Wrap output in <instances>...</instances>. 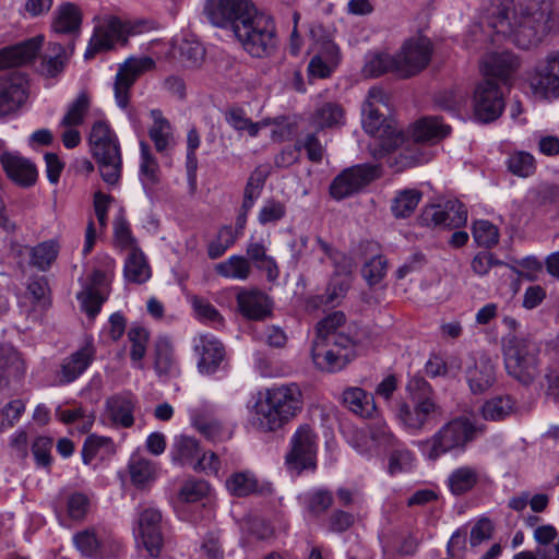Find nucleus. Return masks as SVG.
Returning a JSON list of instances; mask_svg holds the SVG:
<instances>
[{
	"label": "nucleus",
	"instance_id": "2",
	"mask_svg": "<svg viewBox=\"0 0 559 559\" xmlns=\"http://www.w3.org/2000/svg\"><path fill=\"white\" fill-rule=\"evenodd\" d=\"M248 424L262 433L275 432L304 409V393L295 383L274 384L258 391L248 403Z\"/></svg>",
	"mask_w": 559,
	"mask_h": 559
},
{
	"label": "nucleus",
	"instance_id": "47",
	"mask_svg": "<svg viewBox=\"0 0 559 559\" xmlns=\"http://www.w3.org/2000/svg\"><path fill=\"white\" fill-rule=\"evenodd\" d=\"M514 411V401L511 396H496L486 401L481 407V415L486 420H502Z\"/></svg>",
	"mask_w": 559,
	"mask_h": 559
},
{
	"label": "nucleus",
	"instance_id": "61",
	"mask_svg": "<svg viewBox=\"0 0 559 559\" xmlns=\"http://www.w3.org/2000/svg\"><path fill=\"white\" fill-rule=\"evenodd\" d=\"M210 485L203 479H188L182 485L179 496L186 502H198L210 493Z\"/></svg>",
	"mask_w": 559,
	"mask_h": 559
},
{
	"label": "nucleus",
	"instance_id": "3",
	"mask_svg": "<svg viewBox=\"0 0 559 559\" xmlns=\"http://www.w3.org/2000/svg\"><path fill=\"white\" fill-rule=\"evenodd\" d=\"M408 402H403L396 411L399 424L409 433L418 435L427 426L437 423L443 415L435 390L421 377H413L406 385Z\"/></svg>",
	"mask_w": 559,
	"mask_h": 559
},
{
	"label": "nucleus",
	"instance_id": "16",
	"mask_svg": "<svg viewBox=\"0 0 559 559\" xmlns=\"http://www.w3.org/2000/svg\"><path fill=\"white\" fill-rule=\"evenodd\" d=\"M474 115L481 122L499 118L504 109V98L500 86L492 80L480 82L474 92Z\"/></svg>",
	"mask_w": 559,
	"mask_h": 559
},
{
	"label": "nucleus",
	"instance_id": "40",
	"mask_svg": "<svg viewBox=\"0 0 559 559\" xmlns=\"http://www.w3.org/2000/svg\"><path fill=\"white\" fill-rule=\"evenodd\" d=\"M478 478L479 473L475 466L464 465L451 472L448 486L453 495L460 496L473 489Z\"/></svg>",
	"mask_w": 559,
	"mask_h": 559
},
{
	"label": "nucleus",
	"instance_id": "22",
	"mask_svg": "<svg viewBox=\"0 0 559 559\" xmlns=\"http://www.w3.org/2000/svg\"><path fill=\"white\" fill-rule=\"evenodd\" d=\"M421 221L427 225L460 228L467 222V211L459 200H449L443 204L426 206Z\"/></svg>",
	"mask_w": 559,
	"mask_h": 559
},
{
	"label": "nucleus",
	"instance_id": "52",
	"mask_svg": "<svg viewBox=\"0 0 559 559\" xmlns=\"http://www.w3.org/2000/svg\"><path fill=\"white\" fill-rule=\"evenodd\" d=\"M506 164L510 173L523 178L532 176L536 169L534 156L523 151L510 154Z\"/></svg>",
	"mask_w": 559,
	"mask_h": 559
},
{
	"label": "nucleus",
	"instance_id": "56",
	"mask_svg": "<svg viewBox=\"0 0 559 559\" xmlns=\"http://www.w3.org/2000/svg\"><path fill=\"white\" fill-rule=\"evenodd\" d=\"M473 237L480 247L489 249L498 243L499 230L489 221L480 219L473 225Z\"/></svg>",
	"mask_w": 559,
	"mask_h": 559
},
{
	"label": "nucleus",
	"instance_id": "29",
	"mask_svg": "<svg viewBox=\"0 0 559 559\" xmlns=\"http://www.w3.org/2000/svg\"><path fill=\"white\" fill-rule=\"evenodd\" d=\"M154 370L159 378L176 377L180 373L174 345L167 336H159L154 343Z\"/></svg>",
	"mask_w": 559,
	"mask_h": 559
},
{
	"label": "nucleus",
	"instance_id": "55",
	"mask_svg": "<svg viewBox=\"0 0 559 559\" xmlns=\"http://www.w3.org/2000/svg\"><path fill=\"white\" fill-rule=\"evenodd\" d=\"M179 57L188 66H197L204 58V48L198 40L181 38L175 41Z\"/></svg>",
	"mask_w": 559,
	"mask_h": 559
},
{
	"label": "nucleus",
	"instance_id": "19",
	"mask_svg": "<svg viewBox=\"0 0 559 559\" xmlns=\"http://www.w3.org/2000/svg\"><path fill=\"white\" fill-rule=\"evenodd\" d=\"M127 35V25L120 19L116 16L104 17L94 28L84 53L85 59H91L98 52L112 49L118 41L126 43Z\"/></svg>",
	"mask_w": 559,
	"mask_h": 559
},
{
	"label": "nucleus",
	"instance_id": "31",
	"mask_svg": "<svg viewBox=\"0 0 559 559\" xmlns=\"http://www.w3.org/2000/svg\"><path fill=\"white\" fill-rule=\"evenodd\" d=\"M344 406L361 418H376L378 413L372 394L361 388L350 386L342 395Z\"/></svg>",
	"mask_w": 559,
	"mask_h": 559
},
{
	"label": "nucleus",
	"instance_id": "36",
	"mask_svg": "<svg viewBox=\"0 0 559 559\" xmlns=\"http://www.w3.org/2000/svg\"><path fill=\"white\" fill-rule=\"evenodd\" d=\"M412 133L416 140L431 145L445 138L450 133V127L438 117H426L414 124Z\"/></svg>",
	"mask_w": 559,
	"mask_h": 559
},
{
	"label": "nucleus",
	"instance_id": "37",
	"mask_svg": "<svg viewBox=\"0 0 559 559\" xmlns=\"http://www.w3.org/2000/svg\"><path fill=\"white\" fill-rule=\"evenodd\" d=\"M124 277L128 282L142 284L151 277V267L141 250L133 248L124 262Z\"/></svg>",
	"mask_w": 559,
	"mask_h": 559
},
{
	"label": "nucleus",
	"instance_id": "33",
	"mask_svg": "<svg viewBox=\"0 0 559 559\" xmlns=\"http://www.w3.org/2000/svg\"><path fill=\"white\" fill-rule=\"evenodd\" d=\"M241 313L252 320H261L271 313L269 298L260 290H242L237 296Z\"/></svg>",
	"mask_w": 559,
	"mask_h": 559
},
{
	"label": "nucleus",
	"instance_id": "42",
	"mask_svg": "<svg viewBox=\"0 0 559 559\" xmlns=\"http://www.w3.org/2000/svg\"><path fill=\"white\" fill-rule=\"evenodd\" d=\"M423 193L417 189H404L396 192L391 202V212L395 218L411 216L418 206Z\"/></svg>",
	"mask_w": 559,
	"mask_h": 559
},
{
	"label": "nucleus",
	"instance_id": "4",
	"mask_svg": "<svg viewBox=\"0 0 559 559\" xmlns=\"http://www.w3.org/2000/svg\"><path fill=\"white\" fill-rule=\"evenodd\" d=\"M476 427L469 418L457 416L444 423L429 438L417 440L414 444L429 461H437L447 453L463 452L475 439Z\"/></svg>",
	"mask_w": 559,
	"mask_h": 559
},
{
	"label": "nucleus",
	"instance_id": "7",
	"mask_svg": "<svg viewBox=\"0 0 559 559\" xmlns=\"http://www.w3.org/2000/svg\"><path fill=\"white\" fill-rule=\"evenodd\" d=\"M90 147L103 180L117 185L121 177L122 157L118 138L103 120L93 123L88 136Z\"/></svg>",
	"mask_w": 559,
	"mask_h": 559
},
{
	"label": "nucleus",
	"instance_id": "58",
	"mask_svg": "<svg viewBox=\"0 0 559 559\" xmlns=\"http://www.w3.org/2000/svg\"><path fill=\"white\" fill-rule=\"evenodd\" d=\"M264 183H265V175L260 170H255L249 177L248 182L245 188L241 212L248 214V212L253 206L255 200L260 197Z\"/></svg>",
	"mask_w": 559,
	"mask_h": 559
},
{
	"label": "nucleus",
	"instance_id": "14",
	"mask_svg": "<svg viewBox=\"0 0 559 559\" xmlns=\"http://www.w3.org/2000/svg\"><path fill=\"white\" fill-rule=\"evenodd\" d=\"M528 85L536 98L559 96V50L552 51L539 62L528 78Z\"/></svg>",
	"mask_w": 559,
	"mask_h": 559
},
{
	"label": "nucleus",
	"instance_id": "44",
	"mask_svg": "<svg viewBox=\"0 0 559 559\" xmlns=\"http://www.w3.org/2000/svg\"><path fill=\"white\" fill-rule=\"evenodd\" d=\"M226 122L238 132H247L248 135L254 138L258 135L263 122H253L242 108L231 107L224 112Z\"/></svg>",
	"mask_w": 559,
	"mask_h": 559
},
{
	"label": "nucleus",
	"instance_id": "5",
	"mask_svg": "<svg viewBox=\"0 0 559 559\" xmlns=\"http://www.w3.org/2000/svg\"><path fill=\"white\" fill-rule=\"evenodd\" d=\"M234 34L242 48L254 58L270 57L278 46L274 19L257 8L235 24Z\"/></svg>",
	"mask_w": 559,
	"mask_h": 559
},
{
	"label": "nucleus",
	"instance_id": "49",
	"mask_svg": "<svg viewBox=\"0 0 559 559\" xmlns=\"http://www.w3.org/2000/svg\"><path fill=\"white\" fill-rule=\"evenodd\" d=\"M128 466L131 480L135 486H144L156 477V466L147 459L132 456Z\"/></svg>",
	"mask_w": 559,
	"mask_h": 559
},
{
	"label": "nucleus",
	"instance_id": "13",
	"mask_svg": "<svg viewBox=\"0 0 559 559\" xmlns=\"http://www.w3.org/2000/svg\"><path fill=\"white\" fill-rule=\"evenodd\" d=\"M432 44L429 38L419 36L406 40L395 55L397 76L408 79L421 72L430 62Z\"/></svg>",
	"mask_w": 559,
	"mask_h": 559
},
{
	"label": "nucleus",
	"instance_id": "59",
	"mask_svg": "<svg viewBox=\"0 0 559 559\" xmlns=\"http://www.w3.org/2000/svg\"><path fill=\"white\" fill-rule=\"evenodd\" d=\"M141 148V163L140 173L144 183H155L157 181L158 164L151 153L150 145L142 141L140 142Z\"/></svg>",
	"mask_w": 559,
	"mask_h": 559
},
{
	"label": "nucleus",
	"instance_id": "54",
	"mask_svg": "<svg viewBox=\"0 0 559 559\" xmlns=\"http://www.w3.org/2000/svg\"><path fill=\"white\" fill-rule=\"evenodd\" d=\"M114 449V442L109 437H103L97 435H90L82 448V460L84 464H90L102 450L106 453L111 452Z\"/></svg>",
	"mask_w": 559,
	"mask_h": 559
},
{
	"label": "nucleus",
	"instance_id": "18",
	"mask_svg": "<svg viewBox=\"0 0 559 559\" xmlns=\"http://www.w3.org/2000/svg\"><path fill=\"white\" fill-rule=\"evenodd\" d=\"M378 177V167L372 165H357L343 170L337 175L331 186V197L336 200L348 198Z\"/></svg>",
	"mask_w": 559,
	"mask_h": 559
},
{
	"label": "nucleus",
	"instance_id": "57",
	"mask_svg": "<svg viewBox=\"0 0 559 559\" xmlns=\"http://www.w3.org/2000/svg\"><path fill=\"white\" fill-rule=\"evenodd\" d=\"M316 241L320 250L332 261L337 274L349 275L352 273L353 262L350 258L334 249L321 237H317Z\"/></svg>",
	"mask_w": 559,
	"mask_h": 559
},
{
	"label": "nucleus",
	"instance_id": "20",
	"mask_svg": "<svg viewBox=\"0 0 559 559\" xmlns=\"http://www.w3.org/2000/svg\"><path fill=\"white\" fill-rule=\"evenodd\" d=\"M255 9L251 0H207L205 12L211 23L218 27L233 26L245 20Z\"/></svg>",
	"mask_w": 559,
	"mask_h": 559
},
{
	"label": "nucleus",
	"instance_id": "24",
	"mask_svg": "<svg viewBox=\"0 0 559 559\" xmlns=\"http://www.w3.org/2000/svg\"><path fill=\"white\" fill-rule=\"evenodd\" d=\"M0 162L8 178L15 185L28 188L36 183L37 169L29 159L16 152H4L0 156Z\"/></svg>",
	"mask_w": 559,
	"mask_h": 559
},
{
	"label": "nucleus",
	"instance_id": "26",
	"mask_svg": "<svg viewBox=\"0 0 559 559\" xmlns=\"http://www.w3.org/2000/svg\"><path fill=\"white\" fill-rule=\"evenodd\" d=\"M520 59L510 51L491 52L484 57L481 66L487 76L509 82L520 68Z\"/></svg>",
	"mask_w": 559,
	"mask_h": 559
},
{
	"label": "nucleus",
	"instance_id": "51",
	"mask_svg": "<svg viewBox=\"0 0 559 559\" xmlns=\"http://www.w3.org/2000/svg\"><path fill=\"white\" fill-rule=\"evenodd\" d=\"M349 284V275L337 274L335 272V276L331 280L325 293L319 297L320 304L335 307L340 304L341 299L345 297Z\"/></svg>",
	"mask_w": 559,
	"mask_h": 559
},
{
	"label": "nucleus",
	"instance_id": "43",
	"mask_svg": "<svg viewBox=\"0 0 559 559\" xmlns=\"http://www.w3.org/2000/svg\"><path fill=\"white\" fill-rule=\"evenodd\" d=\"M215 271L218 275L226 278L246 281L251 274V265L245 257L231 255L216 264Z\"/></svg>",
	"mask_w": 559,
	"mask_h": 559
},
{
	"label": "nucleus",
	"instance_id": "60",
	"mask_svg": "<svg viewBox=\"0 0 559 559\" xmlns=\"http://www.w3.org/2000/svg\"><path fill=\"white\" fill-rule=\"evenodd\" d=\"M128 337L131 342V359L134 362H141L146 353V344L148 341L147 331L140 326H133L129 330ZM138 367L142 368V364H139Z\"/></svg>",
	"mask_w": 559,
	"mask_h": 559
},
{
	"label": "nucleus",
	"instance_id": "32",
	"mask_svg": "<svg viewBox=\"0 0 559 559\" xmlns=\"http://www.w3.org/2000/svg\"><path fill=\"white\" fill-rule=\"evenodd\" d=\"M82 24V13L78 5L63 2L53 12L51 28L57 34L76 35Z\"/></svg>",
	"mask_w": 559,
	"mask_h": 559
},
{
	"label": "nucleus",
	"instance_id": "62",
	"mask_svg": "<svg viewBox=\"0 0 559 559\" xmlns=\"http://www.w3.org/2000/svg\"><path fill=\"white\" fill-rule=\"evenodd\" d=\"M415 457L412 451L405 447L394 449L389 457V472L394 475L412 469Z\"/></svg>",
	"mask_w": 559,
	"mask_h": 559
},
{
	"label": "nucleus",
	"instance_id": "30",
	"mask_svg": "<svg viewBox=\"0 0 559 559\" xmlns=\"http://www.w3.org/2000/svg\"><path fill=\"white\" fill-rule=\"evenodd\" d=\"M95 357V347L87 341L79 350L64 360L61 366L60 381L70 383L79 378L92 364Z\"/></svg>",
	"mask_w": 559,
	"mask_h": 559
},
{
	"label": "nucleus",
	"instance_id": "53",
	"mask_svg": "<svg viewBox=\"0 0 559 559\" xmlns=\"http://www.w3.org/2000/svg\"><path fill=\"white\" fill-rule=\"evenodd\" d=\"M200 454L201 451L195 439L187 436H181L176 439L174 444V459L178 460L181 464L194 465Z\"/></svg>",
	"mask_w": 559,
	"mask_h": 559
},
{
	"label": "nucleus",
	"instance_id": "45",
	"mask_svg": "<svg viewBox=\"0 0 559 559\" xmlns=\"http://www.w3.org/2000/svg\"><path fill=\"white\" fill-rule=\"evenodd\" d=\"M345 112L337 103L326 102L313 114V122L320 128H332L344 123Z\"/></svg>",
	"mask_w": 559,
	"mask_h": 559
},
{
	"label": "nucleus",
	"instance_id": "25",
	"mask_svg": "<svg viewBox=\"0 0 559 559\" xmlns=\"http://www.w3.org/2000/svg\"><path fill=\"white\" fill-rule=\"evenodd\" d=\"M465 379L473 394H481L489 390L497 380L495 362L487 356L475 359L465 370Z\"/></svg>",
	"mask_w": 559,
	"mask_h": 559
},
{
	"label": "nucleus",
	"instance_id": "63",
	"mask_svg": "<svg viewBox=\"0 0 559 559\" xmlns=\"http://www.w3.org/2000/svg\"><path fill=\"white\" fill-rule=\"evenodd\" d=\"M388 262L383 255H377L370 259L362 266V277L369 285H376L382 281L386 274Z\"/></svg>",
	"mask_w": 559,
	"mask_h": 559
},
{
	"label": "nucleus",
	"instance_id": "35",
	"mask_svg": "<svg viewBox=\"0 0 559 559\" xmlns=\"http://www.w3.org/2000/svg\"><path fill=\"white\" fill-rule=\"evenodd\" d=\"M153 120L148 129V135L157 152L164 153L175 145V138L170 122L163 116L158 109L150 112Z\"/></svg>",
	"mask_w": 559,
	"mask_h": 559
},
{
	"label": "nucleus",
	"instance_id": "39",
	"mask_svg": "<svg viewBox=\"0 0 559 559\" xmlns=\"http://www.w3.org/2000/svg\"><path fill=\"white\" fill-rule=\"evenodd\" d=\"M397 63L395 55L386 52H369L365 58L362 72L366 76L378 78L391 72L397 76Z\"/></svg>",
	"mask_w": 559,
	"mask_h": 559
},
{
	"label": "nucleus",
	"instance_id": "15",
	"mask_svg": "<svg viewBox=\"0 0 559 559\" xmlns=\"http://www.w3.org/2000/svg\"><path fill=\"white\" fill-rule=\"evenodd\" d=\"M155 62L150 57L128 58L119 66L116 74L114 92L117 105L124 109L129 105L130 90L135 81L146 71L154 68Z\"/></svg>",
	"mask_w": 559,
	"mask_h": 559
},
{
	"label": "nucleus",
	"instance_id": "41",
	"mask_svg": "<svg viewBox=\"0 0 559 559\" xmlns=\"http://www.w3.org/2000/svg\"><path fill=\"white\" fill-rule=\"evenodd\" d=\"M59 250L60 245L57 240L43 241L31 248L29 263L39 271H47L56 261Z\"/></svg>",
	"mask_w": 559,
	"mask_h": 559
},
{
	"label": "nucleus",
	"instance_id": "9",
	"mask_svg": "<svg viewBox=\"0 0 559 559\" xmlns=\"http://www.w3.org/2000/svg\"><path fill=\"white\" fill-rule=\"evenodd\" d=\"M356 356V343L349 335L312 341L311 358L314 366L326 372L345 368Z\"/></svg>",
	"mask_w": 559,
	"mask_h": 559
},
{
	"label": "nucleus",
	"instance_id": "10",
	"mask_svg": "<svg viewBox=\"0 0 559 559\" xmlns=\"http://www.w3.org/2000/svg\"><path fill=\"white\" fill-rule=\"evenodd\" d=\"M318 436L313 428L300 425L290 438V451L286 454L285 463L290 473L299 475L305 469L316 468Z\"/></svg>",
	"mask_w": 559,
	"mask_h": 559
},
{
	"label": "nucleus",
	"instance_id": "12",
	"mask_svg": "<svg viewBox=\"0 0 559 559\" xmlns=\"http://www.w3.org/2000/svg\"><path fill=\"white\" fill-rule=\"evenodd\" d=\"M102 269L93 271L88 286L79 295L82 307L94 318L108 296V287L114 274L115 260L108 255L100 259Z\"/></svg>",
	"mask_w": 559,
	"mask_h": 559
},
{
	"label": "nucleus",
	"instance_id": "21",
	"mask_svg": "<svg viewBox=\"0 0 559 559\" xmlns=\"http://www.w3.org/2000/svg\"><path fill=\"white\" fill-rule=\"evenodd\" d=\"M26 87V76L20 71L0 76V118L15 112L25 103Z\"/></svg>",
	"mask_w": 559,
	"mask_h": 559
},
{
	"label": "nucleus",
	"instance_id": "28",
	"mask_svg": "<svg viewBox=\"0 0 559 559\" xmlns=\"http://www.w3.org/2000/svg\"><path fill=\"white\" fill-rule=\"evenodd\" d=\"M136 401L132 394H116L106 400L105 416L115 426L129 428L134 424Z\"/></svg>",
	"mask_w": 559,
	"mask_h": 559
},
{
	"label": "nucleus",
	"instance_id": "23",
	"mask_svg": "<svg viewBox=\"0 0 559 559\" xmlns=\"http://www.w3.org/2000/svg\"><path fill=\"white\" fill-rule=\"evenodd\" d=\"M192 344L199 372L206 376L215 373L225 358L223 344L212 334H198Z\"/></svg>",
	"mask_w": 559,
	"mask_h": 559
},
{
	"label": "nucleus",
	"instance_id": "34",
	"mask_svg": "<svg viewBox=\"0 0 559 559\" xmlns=\"http://www.w3.org/2000/svg\"><path fill=\"white\" fill-rule=\"evenodd\" d=\"M340 61V50L333 41H325L318 55L309 62V72L318 78H328L337 67Z\"/></svg>",
	"mask_w": 559,
	"mask_h": 559
},
{
	"label": "nucleus",
	"instance_id": "38",
	"mask_svg": "<svg viewBox=\"0 0 559 559\" xmlns=\"http://www.w3.org/2000/svg\"><path fill=\"white\" fill-rule=\"evenodd\" d=\"M67 60L64 47L58 43H50L47 52L41 57L39 71L47 78H55L63 71Z\"/></svg>",
	"mask_w": 559,
	"mask_h": 559
},
{
	"label": "nucleus",
	"instance_id": "1",
	"mask_svg": "<svg viewBox=\"0 0 559 559\" xmlns=\"http://www.w3.org/2000/svg\"><path fill=\"white\" fill-rule=\"evenodd\" d=\"M490 25L497 33L512 36L516 46L528 49L551 32L559 31V15L526 0L514 7L513 0H493Z\"/></svg>",
	"mask_w": 559,
	"mask_h": 559
},
{
	"label": "nucleus",
	"instance_id": "46",
	"mask_svg": "<svg viewBox=\"0 0 559 559\" xmlns=\"http://www.w3.org/2000/svg\"><path fill=\"white\" fill-rule=\"evenodd\" d=\"M345 314L342 311H334L320 320L316 326L313 341H322L332 336L348 335L344 332Z\"/></svg>",
	"mask_w": 559,
	"mask_h": 559
},
{
	"label": "nucleus",
	"instance_id": "11",
	"mask_svg": "<svg viewBox=\"0 0 559 559\" xmlns=\"http://www.w3.org/2000/svg\"><path fill=\"white\" fill-rule=\"evenodd\" d=\"M73 544L82 556L88 558L116 556L122 549L121 542L102 526H92L78 532L73 535Z\"/></svg>",
	"mask_w": 559,
	"mask_h": 559
},
{
	"label": "nucleus",
	"instance_id": "27",
	"mask_svg": "<svg viewBox=\"0 0 559 559\" xmlns=\"http://www.w3.org/2000/svg\"><path fill=\"white\" fill-rule=\"evenodd\" d=\"M43 44V37L36 36L14 46L0 49V71L21 67L35 58Z\"/></svg>",
	"mask_w": 559,
	"mask_h": 559
},
{
	"label": "nucleus",
	"instance_id": "6",
	"mask_svg": "<svg viewBox=\"0 0 559 559\" xmlns=\"http://www.w3.org/2000/svg\"><path fill=\"white\" fill-rule=\"evenodd\" d=\"M370 147L376 158L396 152L395 163L399 170L428 163L433 155L432 150L423 141L416 140L413 133L411 138H406L390 126L383 128V133L374 139Z\"/></svg>",
	"mask_w": 559,
	"mask_h": 559
},
{
	"label": "nucleus",
	"instance_id": "17",
	"mask_svg": "<svg viewBox=\"0 0 559 559\" xmlns=\"http://www.w3.org/2000/svg\"><path fill=\"white\" fill-rule=\"evenodd\" d=\"M162 514L155 508H144L138 516L134 528L135 539L139 546L147 551L150 557L159 556L164 539L160 531Z\"/></svg>",
	"mask_w": 559,
	"mask_h": 559
},
{
	"label": "nucleus",
	"instance_id": "50",
	"mask_svg": "<svg viewBox=\"0 0 559 559\" xmlns=\"http://www.w3.org/2000/svg\"><path fill=\"white\" fill-rule=\"evenodd\" d=\"M91 100L86 93H81L73 99L60 121V127H78L83 123L90 109Z\"/></svg>",
	"mask_w": 559,
	"mask_h": 559
},
{
	"label": "nucleus",
	"instance_id": "64",
	"mask_svg": "<svg viewBox=\"0 0 559 559\" xmlns=\"http://www.w3.org/2000/svg\"><path fill=\"white\" fill-rule=\"evenodd\" d=\"M369 432L372 441L380 447H395L399 443L386 423L380 418H376L374 423L369 426Z\"/></svg>",
	"mask_w": 559,
	"mask_h": 559
},
{
	"label": "nucleus",
	"instance_id": "48",
	"mask_svg": "<svg viewBox=\"0 0 559 559\" xmlns=\"http://www.w3.org/2000/svg\"><path fill=\"white\" fill-rule=\"evenodd\" d=\"M226 487L233 496L247 497L258 490V479L251 472H237L227 478Z\"/></svg>",
	"mask_w": 559,
	"mask_h": 559
},
{
	"label": "nucleus",
	"instance_id": "8",
	"mask_svg": "<svg viewBox=\"0 0 559 559\" xmlns=\"http://www.w3.org/2000/svg\"><path fill=\"white\" fill-rule=\"evenodd\" d=\"M540 345L531 337L509 335L503 345L507 373L523 385L532 384L539 374Z\"/></svg>",
	"mask_w": 559,
	"mask_h": 559
}]
</instances>
